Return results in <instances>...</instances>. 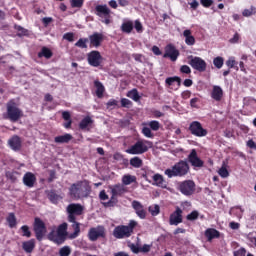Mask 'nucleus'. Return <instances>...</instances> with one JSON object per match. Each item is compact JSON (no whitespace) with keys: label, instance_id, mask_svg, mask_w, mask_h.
Segmentation results:
<instances>
[{"label":"nucleus","instance_id":"obj_39","mask_svg":"<svg viewBox=\"0 0 256 256\" xmlns=\"http://www.w3.org/2000/svg\"><path fill=\"white\" fill-rule=\"evenodd\" d=\"M153 181L155 183V185H157L158 187H163L165 180H163V176L160 174H155L153 176Z\"/></svg>","mask_w":256,"mask_h":256},{"label":"nucleus","instance_id":"obj_17","mask_svg":"<svg viewBox=\"0 0 256 256\" xmlns=\"http://www.w3.org/2000/svg\"><path fill=\"white\" fill-rule=\"evenodd\" d=\"M169 57L171 61H177L179 57V50L175 48L172 44H169L165 47V53H164V58Z\"/></svg>","mask_w":256,"mask_h":256},{"label":"nucleus","instance_id":"obj_57","mask_svg":"<svg viewBox=\"0 0 256 256\" xmlns=\"http://www.w3.org/2000/svg\"><path fill=\"white\" fill-rule=\"evenodd\" d=\"M180 71L186 75H189L191 73V68L188 65H183L181 66Z\"/></svg>","mask_w":256,"mask_h":256},{"label":"nucleus","instance_id":"obj_7","mask_svg":"<svg viewBox=\"0 0 256 256\" xmlns=\"http://www.w3.org/2000/svg\"><path fill=\"white\" fill-rule=\"evenodd\" d=\"M96 15L100 17V21L105 25L111 24V10L107 5L96 6Z\"/></svg>","mask_w":256,"mask_h":256},{"label":"nucleus","instance_id":"obj_59","mask_svg":"<svg viewBox=\"0 0 256 256\" xmlns=\"http://www.w3.org/2000/svg\"><path fill=\"white\" fill-rule=\"evenodd\" d=\"M62 117L64 121H71V113L69 111L62 112Z\"/></svg>","mask_w":256,"mask_h":256},{"label":"nucleus","instance_id":"obj_10","mask_svg":"<svg viewBox=\"0 0 256 256\" xmlns=\"http://www.w3.org/2000/svg\"><path fill=\"white\" fill-rule=\"evenodd\" d=\"M68 221L75 223V217L83 214V206L81 204H69L67 206Z\"/></svg>","mask_w":256,"mask_h":256},{"label":"nucleus","instance_id":"obj_54","mask_svg":"<svg viewBox=\"0 0 256 256\" xmlns=\"http://www.w3.org/2000/svg\"><path fill=\"white\" fill-rule=\"evenodd\" d=\"M72 7H83V0H71Z\"/></svg>","mask_w":256,"mask_h":256},{"label":"nucleus","instance_id":"obj_4","mask_svg":"<svg viewBox=\"0 0 256 256\" xmlns=\"http://www.w3.org/2000/svg\"><path fill=\"white\" fill-rule=\"evenodd\" d=\"M151 147H153V143L151 141L142 139L130 146L126 150V153L129 155H143V153H147Z\"/></svg>","mask_w":256,"mask_h":256},{"label":"nucleus","instance_id":"obj_52","mask_svg":"<svg viewBox=\"0 0 256 256\" xmlns=\"http://www.w3.org/2000/svg\"><path fill=\"white\" fill-rule=\"evenodd\" d=\"M49 199L52 203H57L61 198L59 197V195L55 194V192H51L49 194Z\"/></svg>","mask_w":256,"mask_h":256},{"label":"nucleus","instance_id":"obj_25","mask_svg":"<svg viewBox=\"0 0 256 256\" xmlns=\"http://www.w3.org/2000/svg\"><path fill=\"white\" fill-rule=\"evenodd\" d=\"M8 143L13 151H19L21 149V138L19 136H13Z\"/></svg>","mask_w":256,"mask_h":256},{"label":"nucleus","instance_id":"obj_21","mask_svg":"<svg viewBox=\"0 0 256 256\" xmlns=\"http://www.w3.org/2000/svg\"><path fill=\"white\" fill-rule=\"evenodd\" d=\"M35 181H37V178L35 177V174L31 172H27L23 177V183L26 187H33Z\"/></svg>","mask_w":256,"mask_h":256},{"label":"nucleus","instance_id":"obj_56","mask_svg":"<svg viewBox=\"0 0 256 256\" xmlns=\"http://www.w3.org/2000/svg\"><path fill=\"white\" fill-rule=\"evenodd\" d=\"M200 3L203 7L209 8L213 5V0H200Z\"/></svg>","mask_w":256,"mask_h":256},{"label":"nucleus","instance_id":"obj_13","mask_svg":"<svg viewBox=\"0 0 256 256\" xmlns=\"http://www.w3.org/2000/svg\"><path fill=\"white\" fill-rule=\"evenodd\" d=\"M34 231L36 233V238L38 239V241H41V239H43V237L45 236V233H47L45 223H43L39 218L35 219Z\"/></svg>","mask_w":256,"mask_h":256},{"label":"nucleus","instance_id":"obj_63","mask_svg":"<svg viewBox=\"0 0 256 256\" xmlns=\"http://www.w3.org/2000/svg\"><path fill=\"white\" fill-rule=\"evenodd\" d=\"M191 9H197V7H199V2L197 0H192L190 3H189Z\"/></svg>","mask_w":256,"mask_h":256},{"label":"nucleus","instance_id":"obj_55","mask_svg":"<svg viewBox=\"0 0 256 256\" xmlns=\"http://www.w3.org/2000/svg\"><path fill=\"white\" fill-rule=\"evenodd\" d=\"M151 251V245L144 244L142 247H140V253H149Z\"/></svg>","mask_w":256,"mask_h":256},{"label":"nucleus","instance_id":"obj_36","mask_svg":"<svg viewBox=\"0 0 256 256\" xmlns=\"http://www.w3.org/2000/svg\"><path fill=\"white\" fill-rule=\"evenodd\" d=\"M218 174L223 179H227V177H229V170H227V163L223 162L222 167L218 170Z\"/></svg>","mask_w":256,"mask_h":256},{"label":"nucleus","instance_id":"obj_48","mask_svg":"<svg viewBox=\"0 0 256 256\" xmlns=\"http://www.w3.org/2000/svg\"><path fill=\"white\" fill-rule=\"evenodd\" d=\"M142 133H143L144 137H147L148 139H153V132H151V128L143 127Z\"/></svg>","mask_w":256,"mask_h":256},{"label":"nucleus","instance_id":"obj_22","mask_svg":"<svg viewBox=\"0 0 256 256\" xmlns=\"http://www.w3.org/2000/svg\"><path fill=\"white\" fill-rule=\"evenodd\" d=\"M183 37L185 38L186 45L193 46L196 43L195 36H193V32L190 29H186L183 31Z\"/></svg>","mask_w":256,"mask_h":256},{"label":"nucleus","instance_id":"obj_11","mask_svg":"<svg viewBox=\"0 0 256 256\" xmlns=\"http://www.w3.org/2000/svg\"><path fill=\"white\" fill-rule=\"evenodd\" d=\"M189 131L195 137H207L209 133L207 129L203 128V125H201L199 121H193L189 126Z\"/></svg>","mask_w":256,"mask_h":256},{"label":"nucleus","instance_id":"obj_26","mask_svg":"<svg viewBox=\"0 0 256 256\" xmlns=\"http://www.w3.org/2000/svg\"><path fill=\"white\" fill-rule=\"evenodd\" d=\"M205 237H207L208 241H213V239H217L219 237V231L213 228H208L205 231Z\"/></svg>","mask_w":256,"mask_h":256},{"label":"nucleus","instance_id":"obj_24","mask_svg":"<svg viewBox=\"0 0 256 256\" xmlns=\"http://www.w3.org/2000/svg\"><path fill=\"white\" fill-rule=\"evenodd\" d=\"M103 41V34L101 33H94L90 36V45L92 47H99L101 42Z\"/></svg>","mask_w":256,"mask_h":256},{"label":"nucleus","instance_id":"obj_3","mask_svg":"<svg viewBox=\"0 0 256 256\" xmlns=\"http://www.w3.org/2000/svg\"><path fill=\"white\" fill-rule=\"evenodd\" d=\"M164 173L167 177H169V179L173 177H185V175L189 173V164L185 161H180L172 168L166 169Z\"/></svg>","mask_w":256,"mask_h":256},{"label":"nucleus","instance_id":"obj_5","mask_svg":"<svg viewBox=\"0 0 256 256\" xmlns=\"http://www.w3.org/2000/svg\"><path fill=\"white\" fill-rule=\"evenodd\" d=\"M137 227V221L131 220L128 226H117L114 229L113 235L116 239H125V237H131V233Z\"/></svg>","mask_w":256,"mask_h":256},{"label":"nucleus","instance_id":"obj_18","mask_svg":"<svg viewBox=\"0 0 256 256\" xmlns=\"http://www.w3.org/2000/svg\"><path fill=\"white\" fill-rule=\"evenodd\" d=\"M132 207L139 219H145V217H147V210L145 209V207H143V204H141V202L134 200L132 202Z\"/></svg>","mask_w":256,"mask_h":256},{"label":"nucleus","instance_id":"obj_40","mask_svg":"<svg viewBox=\"0 0 256 256\" xmlns=\"http://www.w3.org/2000/svg\"><path fill=\"white\" fill-rule=\"evenodd\" d=\"M256 14V7L255 6H251L248 9H244L242 11V15L243 17H251L252 15Z\"/></svg>","mask_w":256,"mask_h":256},{"label":"nucleus","instance_id":"obj_15","mask_svg":"<svg viewBox=\"0 0 256 256\" xmlns=\"http://www.w3.org/2000/svg\"><path fill=\"white\" fill-rule=\"evenodd\" d=\"M90 241H97L99 237H105V228L98 226L96 228H91L88 233Z\"/></svg>","mask_w":256,"mask_h":256},{"label":"nucleus","instance_id":"obj_2","mask_svg":"<svg viewBox=\"0 0 256 256\" xmlns=\"http://www.w3.org/2000/svg\"><path fill=\"white\" fill-rule=\"evenodd\" d=\"M49 241L61 245L67 239V223H62L59 227L53 228L48 234Z\"/></svg>","mask_w":256,"mask_h":256},{"label":"nucleus","instance_id":"obj_16","mask_svg":"<svg viewBox=\"0 0 256 256\" xmlns=\"http://www.w3.org/2000/svg\"><path fill=\"white\" fill-rule=\"evenodd\" d=\"M170 225H179V223H183V210L177 207L176 210L170 215L169 218Z\"/></svg>","mask_w":256,"mask_h":256},{"label":"nucleus","instance_id":"obj_28","mask_svg":"<svg viewBox=\"0 0 256 256\" xmlns=\"http://www.w3.org/2000/svg\"><path fill=\"white\" fill-rule=\"evenodd\" d=\"M22 247L26 253H32L35 249V240H28L26 242H23Z\"/></svg>","mask_w":256,"mask_h":256},{"label":"nucleus","instance_id":"obj_60","mask_svg":"<svg viewBox=\"0 0 256 256\" xmlns=\"http://www.w3.org/2000/svg\"><path fill=\"white\" fill-rule=\"evenodd\" d=\"M99 197H100L101 201H107V199H109V195H107L105 190H102L100 192Z\"/></svg>","mask_w":256,"mask_h":256},{"label":"nucleus","instance_id":"obj_31","mask_svg":"<svg viewBox=\"0 0 256 256\" xmlns=\"http://www.w3.org/2000/svg\"><path fill=\"white\" fill-rule=\"evenodd\" d=\"M94 86L96 88L97 97L101 99V97H103V94L105 93V86H103V84L99 81H95Z\"/></svg>","mask_w":256,"mask_h":256},{"label":"nucleus","instance_id":"obj_6","mask_svg":"<svg viewBox=\"0 0 256 256\" xmlns=\"http://www.w3.org/2000/svg\"><path fill=\"white\" fill-rule=\"evenodd\" d=\"M7 113L6 119L13 122L19 121L23 117V111L17 107V104L12 100L7 103Z\"/></svg>","mask_w":256,"mask_h":256},{"label":"nucleus","instance_id":"obj_1","mask_svg":"<svg viewBox=\"0 0 256 256\" xmlns=\"http://www.w3.org/2000/svg\"><path fill=\"white\" fill-rule=\"evenodd\" d=\"M91 192V187L87 180L79 181L71 185L69 188L70 197L72 199H82V197H88Z\"/></svg>","mask_w":256,"mask_h":256},{"label":"nucleus","instance_id":"obj_29","mask_svg":"<svg viewBox=\"0 0 256 256\" xmlns=\"http://www.w3.org/2000/svg\"><path fill=\"white\" fill-rule=\"evenodd\" d=\"M72 223H73L72 228L74 229V233L70 234L69 238L70 239H77V237H79V234L81 233V227H80L81 224H79L75 220Z\"/></svg>","mask_w":256,"mask_h":256},{"label":"nucleus","instance_id":"obj_44","mask_svg":"<svg viewBox=\"0 0 256 256\" xmlns=\"http://www.w3.org/2000/svg\"><path fill=\"white\" fill-rule=\"evenodd\" d=\"M148 126L150 127V129H152V131H159V129L161 128V124L157 120L150 121L148 123Z\"/></svg>","mask_w":256,"mask_h":256},{"label":"nucleus","instance_id":"obj_12","mask_svg":"<svg viewBox=\"0 0 256 256\" xmlns=\"http://www.w3.org/2000/svg\"><path fill=\"white\" fill-rule=\"evenodd\" d=\"M178 189L182 195H193L195 193V182L192 180L180 182Z\"/></svg>","mask_w":256,"mask_h":256},{"label":"nucleus","instance_id":"obj_30","mask_svg":"<svg viewBox=\"0 0 256 256\" xmlns=\"http://www.w3.org/2000/svg\"><path fill=\"white\" fill-rule=\"evenodd\" d=\"M133 27H134V24H133V21L131 20H126L121 25V29L123 33H131V31H133Z\"/></svg>","mask_w":256,"mask_h":256},{"label":"nucleus","instance_id":"obj_8","mask_svg":"<svg viewBox=\"0 0 256 256\" xmlns=\"http://www.w3.org/2000/svg\"><path fill=\"white\" fill-rule=\"evenodd\" d=\"M188 63L190 66H192V69H195L200 73H203L207 70V62H205V60H203L201 57L188 56Z\"/></svg>","mask_w":256,"mask_h":256},{"label":"nucleus","instance_id":"obj_53","mask_svg":"<svg viewBox=\"0 0 256 256\" xmlns=\"http://www.w3.org/2000/svg\"><path fill=\"white\" fill-rule=\"evenodd\" d=\"M134 28L136 29L137 33H143V25L139 20L135 21Z\"/></svg>","mask_w":256,"mask_h":256},{"label":"nucleus","instance_id":"obj_14","mask_svg":"<svg viewBox=\"0 0 256 256\" xmlns=\"http://www.w3.org/2000/svg\"><path fill=\"white\" fill-rule=\"evenodd\" d=\"M103 61V57L101 56V53L99 51H91L88 53V63L92 67H99Z\"/></svg>","mask_w":256,"mask_h":256},{"label":"nucleus","instance_id":"obj_51","mask_svg":"<svg viewBox=\"0 0 256 256\" xmlns=\"http://www.w3.org/2000/svg\"><path fill=\"white\" fill-rule=\"evenodd\" d=\"M199 217V212L193 211L190 214L187 215L188 221H195Z\"/></svg>","mask_w":256,"mask_h":256},{"label":"nucleus","instance_id":"obj_62","mask_svg":"<svg viewBox=\"0 0 256 256\" xmlns=\"http://www.w3.org/2000/svg\"><path fill=\"white\" fill-rule=\"evenodd\" d=\"M63 38L66 39V41L72 42L74 39V35H73V33H66V34H64Z\"/></svg>","mask_w":256,"mask_h":256},{"label":"nucleus","instance_id":"obj_45","mask_svg":"<svg viewBox=\"0 0 256 256\" xmlns=\"http://www.w3.org/2000/svg\"><path fill=\"white\" fill-rule=\"evenodd\" d=\"M88 41L89 40L87 38H80L75 45L76 47H80V49H87Z\"/></svg>","mask_w":256,"mask_h":256},{"label":"nucleus","instance_id":"obj_20","mask_svg":"<svg viewBox=\"0 0 256 256\" xmlns=\"http://www.w3.org/2000/svg\"><path fill=\"white\" fill-rule=\"evenodd\" d=\"M93 127V119L91 117L86 116L83 118L79 124V128L82 129V131H91V128Z\"/></svg>","mask_w":256,"mask_h":256},{"label":"nucleus","instance_id":"obj_42","mask_svg":"<svg viewBox=\"0 0 256 256\" xmlns=\"http://www.w3.org/2000/svg\"><path fill=\"white\" fill-rule=\"evenodd\" d=\"M166 83L171 86L174 83H176L177 87H179V85H181V78L179 77H170L166 79Z\"/></svg>","mask_w":256,"mask_h":256},{"label":"nucleus","instance_id":"obj_27","mask_svg":"<svg viewBox=\"0 0 256 256\" xmlns=\"http://www.w3.org/2000/svg\"><path fill=\"white\" fill-rule=\"evenodd\" d=\"M131 183H137V177L131 174H126L122 176L123 185H131Z\"/></svg>","mask_w":256,"mask_h":256},{"label":"nucleus","instance_id":"obj_49","mask_svg":"<svg viewBox=\"0 0 256 256\" xmlns=\"http://www.w3.org/2000/svg\"><path fill=\"white\" fill-rule=\"evenodd\" d=\"M226 65H227V67H229L230 69H233V67H235V65H237V61L235 60V57H230V58L226 61Z\"/></svg>","mask_w":256,"mask_h":256},{"label":"nucleus","instance_id":"obj_46","mask_svg":"<svg viewBox=\"0 0 256 256\" xmlns=\"http://www.w3.org/2000/svg\"><path fill=\"white\" fill-rule=\"evenodd\" d=\"M59 255L60 256H69L71 255V247L69 246H64L59 250Z\"/></svg>","mask_w":256,"mask_h":256},{"label":"nucleus","instance_id":"obj_32","mask_svg":"<svg viewBox=\"0 0 256 256\" xmlns=\"http://www.w3.org/2000/svg\"><path fill=\"white\" fill-rule=\"evenodd\" d=\"M245 210L241 208L240 206H236L230 209V215H234V217H237V219H241L243 217V213Z\"/></svg>","mask_w":256,"mask_h":256},{"label":"nucleus","instance_id":"obj_19","mask_svg":"<svg viewBox=\"0 0 256 256\" xmlns=\"http://www.w3.org/2000/svg\"><path fill=\"white\" fill-rule=\"evenodd\" d=\"M188 161L191 163L192 167H203V160L197 156V151L193 149L188 156Z\"/></svg>","mask_w":256,"mask_h":256},{"label":"nucleus","instance_id":"obj_58","mask_svg":"<svg viewBox=\"0 0 256 256\" xmlns=\"http://www.w3.org/2000/svg\"><path fill=\"white\" fill-rule=\"evenodd\" d=\"M247 254V251L245 248H240L239 250L234 252V256H245Z\"/></svg>","mask_w":256,"mask_h":256},{"label":"nucleus","instance_id":"obj_64","mask_svg":"<svg viewBox=\"0 0 256 256\" xmlns=\"http://www.w3.org/2000/svg\"><path fill=\"white\" fill-rule=\"evenodd\" d=\"M229 227L232 228L233 230H237L239 229V227H241V224L237 222H230Z\"/></svg>","mask_w":256,"mask_h":256},{"label":"nucleus","instance_id":"obj_41","mask_svg":"<svg viewBox=\"0 0 256 256\" xmlns=\"http://www.w3.org/2000/svg\"><path fill=\"white\" fill-rule=\"evenodd\" d=\"M245 107H251L252 109H256V100L253 98H244Z\"/></svg>","mask_w":256,"mask_h":256},{"label":"nucleus","instance_id":"obj_37","mask_svg":"<svg viewBox=\"0 0 256 256\" xmlns=\"http://www.w3.org/2000/svg\"><path fill=\"white\" fill-rule=\"evenodd\" d=\"M130 165L135 167V169H139L140 167H143V160L139 157H134L130 159Z\"/></svg>","mask_w":256,"mask_h":256},{"label":"nucleus","instance_id":"obj_61","mask_svg":"<svg viewBox=\"0 0 256 256\" xmlns=\"http://www.w3.org/2000/svg\"><path fill=\"white\" fill-rule=\"evenodd\" d=\"M121 105H122V107H129L131 105V100L126 99V98H122L121 99Z\"/></svg>","mask_w":256,"mask_h":256},{"label":"nucleus","instance_id":"obj_33","mask_svg":"<svg viewBox=\"0 0 256 256\" xmlns=\"http://www.w3.org/2000/svg\"><path fill=\"white\" fill-rule=\"evenodd\" d=\"M71 139H73V136H71V134H64V135L55 137V143H69Z\"/></svg>","mask_w":256,"mask_h":256},{"label":"nucleus","instance_id":"obj_47","mask_svg":"<svg viewBox=\"0 0 256 256\" xmlns=\"http://www.w3.org/2000/svg\"><path fill=\"white\" fill-rule=\"evenodd\" d=\"M213 63L217 69H221V67H223V63H224L223 57L214 58Z\"/></svg>","mask_w":256,"mask_h":256},{"label":"nucleus","instance_id":"obj_50","mask_svg":"<svg viewBox=\"0 0 256 256\" xmlns=\"http://www.w3.org/2000/svg\"><path fill=\"white\" fill-rule=\"evenodd\" d=\"M21 231L23 233V237H31V231H29V226H22Z\"/></svg>","mask_w":256,"mask_h":256},{"label":"nucleus","instance_id":"obj_38","mask_svg":"<svg viewBox=\"0 0 256 256\" xmlns=\"http://www.w3.org/2000/svg\"><path fill=\"white\" fill-rule=\"evenodd\" d=\"M127 97H129V99H133V101H139V99H141L137 89H132L131 91H129L127 93Z\"/></svg>","mask_w":256,"mask_h":256},{"label":"nucleus","instance_id":"obj_35","mask_svg":"<svg viewBox=\"0 0 256 256\" xmlns=\"http://www.w3.org/2000/svg\"><path fill=\"white\" fill-rule=\"evenodd\" d=\"M148 211L152 215V217H157V215L161 213V207H159V205L157 204H153L149 206Z\"/></svg>","mask_w":256,"mask_h":256},{"label":"nucleus","instance_id":"obj_43","mask_svg":"<svg viewBox=\"0 0 256 256\" xmlns=\"http://www.w3.org/2000/svg\"><path fill=\"white\" fill-rule=\"evenodd\" d=\"M7 223L9 224V227L13 228L15 225H17V218H15V214L11 213L7 217Z\"/></svg>","mask_w":256,"mask_h":256},{"label":"nucleus","instance_id":"obj_23","mask_svg":"<svg viewBox=\"0 0 256 256\" xmlns=\"http://www.w3.org/2000/svg\"><path fill=\"white\" fill-rule=\"evenodd\" d=\"M211 97L214 101H221L223 99V89L221 86H213Z\"/></svg>","mask_w":256,"mask_h":256},{"label":"nucleus","instance_id":"obj_34","mask_svg":"<svg viewBox=\"0 0 256 256\" xmlns=\"http://www.w3.org/2000/svg\"><path fill=\"white\" fill-rule=\"evenodd\" d=\"M38 57H45L46 59H51L53 57V52L47 47H43L42 50L38 53Z\"/></svg>","mask_w":256,"mask_h":256},{"label":"nucleus","instance_id":"obj_9","mask_svg":"<svg viewBox=\"0 0 256 256\" xmlns=\"http://www.w3.org/2000/svg\"><path fill=\"white\" fill-rule=\"evenodd\" d=\"M112 197L108 202H104V207H114V205H117V196L123 195L125 193V187L123 185H116L111 190Z\"/></svg>","mask_w":256,"mask_h":256}]
</instances>
